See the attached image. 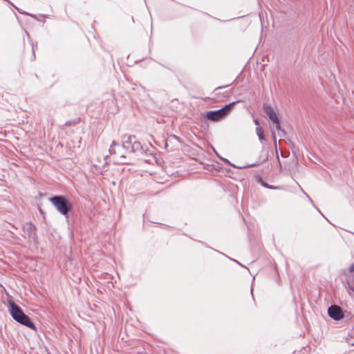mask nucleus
Instances as JSON below:
<instances>
[{"mask_svg": "<svg viewBox=\"0 0 354 354\" xmlns=\"http://www.w3.org/2000/svg\"><path fill=\"white\" fill-rule=\"evenodd\" d=\"M56 210L64 216H67L72 211L71 201L65 196L57 195L49 198Z\"/></svg>", "mask_w": 354, "mask_h": 354, "instance_id": "f03ea898", "label": "nucleus"}, {"mask_svg": "<svg viewBox=\"0 0 354 354\" xmlns=\"http://www.w3.org/2000/svg\"><path fill=\"white\" fill-rule=\"evenodd\" d=\"M274 124H275V129L277 131V132H279V131H281L282 129L281 128V126H280V121L279 120H278L277 123H274Z\"/></svg>", "mask_w": 354, "mask_h": 354, "instance_id": "ddd939ff", "label": "nucleus"}, {"mask_svg": "<svg viewBox=\"0 0 354 354\" xmlns=\"http://www.w3.org/2000/svg\"><path fill=\"white\" fill-rule=\"evenodd\" d=\"M256 133L261 142L265 140L263 129L261 127H256Z\"/></svg>", "mask_w": 354, "mask_h": 354, "instance_id": "9d476101", "label": "nucleus"}, {"mask_svg": "<svg viewBox=\"0 0 354 354\" xmlns=\"http://www.w3.org/2000/svg\"><path fill=\"white\" fill-rule=\"evenodd\" d=\"M305 196L307 197L308 200L309 201V202L312 204V205L317 210L319 211V209L315 205L313 201H312V199L310 198V196L306 193V192H304Z\"/></svg>", "mask_w": 354, "mask_h": 354, "instance_id": "f8f14e48", "label": "nucleus"}, {"mask_svg": "<svg viewBox=\"0 0 354 354\" xmlns=\"http://www.w3.org/2000/svg\"><path fill=\"white\" fill-rule=\"evenodd\" d=\"M262 185L265 187H268V188H270V189H277V187H272V186H270L269 185H268L266 183H264V182H262Z\"/></svg>", "mask_w": 354, "mask_h": 354, "instance_id": "4468645a", "label": "nucleus"}, {"mask_svg": "<svg viewBox=\"0 0 354 354\" xmlns=\"http://www.w3.org/2000/svg\"><path fill=\"white\" fill-rule=\"evenodd\" d=\"M214 153H216L217 156L218 157L219 156H218V154L216 153V149H214Z\"/></svg>", "mask_w": 354, "mask_h": 354, "instance_id": "412c9836", "label": "nucleus"}, {"mask_svg": "<svg viewBox=\"0 0 354 354\" xmlns=\"http://www.w3.org/2000/svg\"><path fill=\"white\" fill-rule=\"evenodd\" d=\"M253 290L252 288H251V293L252 294Z\"/></svg>", "mask_w": 354, "mask_h": 354, "instance_id": "393cba45", "label": "nucleus"}, {"mask_svg": "<svg viewBox=\"0 0 354 354\" xmlns=\"http://www.w3.org/2000/svg\"><path fill=\"white\" fill-rule=\"evenodd\" d=\"M235 104L236 102H233L225 105L223 108L220 109L207 111L205 113V117L211 121H219L220 120L224 118L230 113Z\"/></svg>", "mask_w": 354, "mask_h": 354, "instance_id": "7ed1b4c3", "label": "nucleus"}, {"mask_svg": "<svg viewBox=\"0 0 354 354\" xmlns=\"http://www.w3.org/2000/svg\"><path fill=\"white\" fill-rule=\"evenodd\" d=\"M26 230L30 238L35 239L36 237V227L32 223H27Z\"/></svg>", "mask_w": 354, "mask_h": 354, "instance_id": "1a4fd4ad", "label": "nucleus"}, {"mask_svg": "<svg viewBox=\"0 0 354 354\" xmlns=\"http://www.w3.org/2000/svg\"><path fill=\"white\" fill-rule=\"evenodd\" d=\"M134 136H127L124 135L122 138V148L123 151H125L126 152H130L131 150V145H132V142L134 141Z\"/></svg>", "mask_w": 354, "mask_h": 354, "instance_id": "423d86ee", "label": "nucleus"}, {"mask_svg": "<svg viewBox=\"0 0 354 354\" xmlns=\"http://www.w3.org/2000/svg\"><path fill=\"white\" fill-rule=\"evenodd\" d=\"M263 111L268 116L269 119L272 122V123L278 122V120H279V119L271 106H264Z\"/></svg>", "mask_w": 354, "mask_h": 354, "instance_id": "0eeeda50", "label": "nucleus"}, {"mask_svg": "<svg viewBox=\"0 0 354 354\" xmlns=\"http://www.w3.org/2000/svg\"><path fill=\"white\" fill-rule=\"evenodd\" d=\"M26 34L29 37L28 32H26Z\"/></svg>", "mask_w": 354, "mask_h": 354, "instance_id": "b1692460", "label": "nucleus"}, {"mask_svg": "<svg viewBox=\"0 0 354 354\" xmlns=\"http://www.w3.org/2000/svg\"><path fill=\"white\" fill-rule=\"evenodd\" d=\"M350 289L354 292V288L353 286H351Z\"/></svg>", "mask_w": 354, "mask_h": 354, "instance_id": "aec40b11", "label": "nucleus"}, {"mask_svg": "<svg viewBox=\"0 0 354 354\" xmlns=\"http://www.w3.org/2000/svg\"><path fill=\"white\" fill-rule=\"evenodd\" d=\"M328 316L334 320L338 321L344 317L342 308L337 305H332L328 308Z\"/></svg>", "mask_w": 354, "mask_h": 354, "instance_id": "39448f33", "label": "nucleus"}, {"mask_svg": "<svg viewBox=\"0 0 354 354\" xmlns=\"http://www.w3.org/2000/svg\"><path fill=\"white\" fill-rule=\"evenodd\" d=\"M223 88V87H222V86H219V87L218 88V89H221V88Z\"/></svg>", "mask_w": 354, "mask_h": 354, "instance_id": "5701e85b", "label": "nucleus"}, {"mask_svg": "<svg viewBox=\"0 0 354 354\" xmlns=\"http://www.w3.org/2000/svg\"><path fill=\"white\" fill-rule=\"evenodd\" d=\"M272 137L274 142V146L276 147V137L274 133H272Z\"/></svg>", "mask_w": 354, "mask_h": 354, "instance_id": "a211bd4d", "label": "nucleus"}, {"mask_svg": "<svg viewBox=\"0 0 354 354\" xmlns=\"http://www.w3.org/2000/svg\"><path fill=\"white\" fill-rule=\"evenodd\" d=\"M9 310L12 317L16 322L31 329H36V327L30 318L26 315L22 309L15 302H10Z\"/></svg>", "mask_w": 354, "mask_h": 354, "instance_id": "f257e3e1", "label": "nucleus"}, {"mask_svg": "<svg viewBox=\"0 0 354 354\" xmlns=\"http://www.w3.org/2000/svg\"><path fill=\"white\" fill-rule=\"evenodd\" d=\"M218 158L220 159H221L225 163L231 165L232 167H236V168L243 169V168H248V167H253V166L256 165V164H252L250 165H247V166H235L234 165L231 164L227 159L222 158L221 156H218Z\"/></svg>", "mask_w": 354, "mask_h": 354, "instance_id": "9b49d317", "label": "nucleus"}, {"mask_svg": "<svg viewBox=\"0 0 354 354\" xmlns=\"http://www.w3.org/2000/svg\"><path fill=\"white\" fill-rule=\"evenodd\" d=\"M254 124H255L256 125H257V127H260V126H259V120H258V119L255 118V119L254 120Z\"/></svg>", "mask_w": 354, "mask_h": 354, "instance_id": "f3484780", "label": "nucleus"}, {"mask_svg": "<svg viewBox=\"0 0 354 354\" xmlns=\"http://www.w3.org/2000/svg\"><path fill=\"white\" fill-rule=\"evenodd\" d=\"M277 133H278V136H279V137H281H281H284V136H285V135H286V132H285V131H284V130H283V129H281V131H279V132H277Z\"/></svg>", "mask_w": 354, "mask_h": 354, "instance_id": "2eb2a0df", "label": "nucleus"}, {"mask_svg": "<svg viewBox=\"0 0 354 354\" xmlns=\"http://www.w3.org/2000/svg\"><path fill=\"white\" fill-rule=\"evenodd\" d=\"M110 155L113 156L115 161L118 163H125L126 156L122 148L120 145L113 141L109 149Z\"/></svg>", "mask_w": 354, "mask_h": 354, "instance_id": "20e7f679", "label": "nucleus"}, {"mask_svg": "<svg viewBox=\"0 0 354 354\" xmlns=\"http://www.w3.org/2000/svg\"><path fill=\"white\" fill-rule=\"evenodd\" d=\"M277 160H278V162H279V163L280 170H281V163H280L279 158L278 156H277Z\"/></svg>", "mask_w": 354, "mask_h": 354, "instance_id": "6ab92c4d", "label": "nucleus"}, {"mask_svg": "<svg viewBox=\"0 0 354 354\" xmlns=\"http://www.w3.org/2000/svg\"><path fill=\"white\" fill-rule=\"evenodd\" d=\"M131 147V153H137L143 150L141 143L136 140V136H134V141L132 142Z\"/></svg>", "mask_w": 354, "mask_h": 354, "instance_id": "6e6552de", "label": "nucleus"}, {"mask_svg": "<svg viewBox=\"0 0 354 354\" xmlns=\"http://www.w3.org/2000/svg\"><path fill=\"white\" fill-rule=\"evenodd\" d=\"M214 153H216L217 156L218 157L219 156H218V154L216 153V149H214Z\"/></svg>", "mask_w": 354, "mask_h": 354, "instance_id": "4be33fe9", "label": "nucleus"}, {"mask_svg": "<svg viewBox=\"0 0 354 354\" xmlns=\"http://www.w3.org/2000/svg\"><path fill=\"white\" fill-rule=\"evenodd\" d=\"M348 271L350 272H354V262L348 268Z\"/></svg>", "mask_w": 354, "mask_h": 354, "instance_id": "dca6fc26", "label": "nucleus"}]
</instances>
